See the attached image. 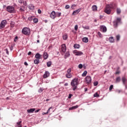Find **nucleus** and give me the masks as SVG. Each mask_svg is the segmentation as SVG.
I'll use <instances>...</instances> for the list:
<instances>
[{
    "instance_id": "1",
    "label": "nucleus",
    "mask_w": 127,
    "mask_h": 127,
    "mask_svg": "<svg viewBox=\"0 0 127 127\" xmlns=\"http://www.w3.org/2000/svg\"><path fill=\"white\" fill-rule=\"evenodd\" d=\"M71 86L72 87L73 91H75L76 89H77V87L78 85H79V81L78 80V78H75L72 79L71 82Z\"/></svg>"
},
{
    "instance_id": "2",
    "label": "nucleus",
    "mask_w": 127,
    "mask_h": 127,
    "mask_svg": "<svg viewBox=\"0 0 127 127\" xmlns=\"http://www.w3.org/2000/svg\"><path fill=\"white\" fill-rule=\"evenodd\" d=\"M6 11L10 13H15L16 12L14 7L13 6H7L6 7Z\"/></svg>"
},
{
    "instance_id": "3",
    "label": "nucleus",
    "mask_w": 127,
    "mask_h": 127,
    "mask_svg": "<svg viewBox=\"0 0 127 127\" xmlns=\"http://www.w3.org/2000/svg\"><path fill=\"white\" fill-rule=\"evenodd\" d=\"M22 33L24 35H29L30 34V29L27 27L23 28L22 30Z\"/></svg>"
},
{
    "instance_id": "4",
    "label": "nucleus",
    "mask_w": 127,
    "mask_h": 127,
    "mask_svg": "<svg viewBox=\"0 0 127 127\" xmlns=\"http://www.w3.org/2000/svg\"><path fill=\"white\" fill-rule=\"evenodd\" d=\"M71 68H69L67 70L66 73L65 74V77H66V78H72L73 75H72V73H71Z\"/></svg>"
},
{
    "instance_id": "5",
    "label": "nucleus",
    "mask_w": 127,
    "mask_h": 127,
    "mask_svg": "<svg viewBox=\"0 0 127 127\" xmlns=\"http://www.w3.org/2000/svg\"><path fill=\"white\" fill-rule=\"evenodd\" d=\"M92 82V78L90 76H87L85 77V83L87 85H90Z\"/></svg>"
},
{
    "instance_id": "6",
    "label": "nucleus",
    "mask_w": 127,
    "mask_h": 127,
    "mask_svg": "<svg viewBox=\"0 0 127 127\" xmlns=\"http://www.w3.org/2000/svg\"><path fill=\"white\" fill-rule=\"evenodd\" d=\"M6 24V20H3L0 24V29H2V28H4V26H5Z\"/></svg>"
},
{
    "instance_id": "7",
    "label": "nucleus",
    "mask_w": 127,
    "mask_h": 127,
    "mask_svg": "<svg viewBox=\"0 0 127 127\" xmlns=\"http://www.w3.org/2000/svg\"><path fill=\"white\" fill-rule=\"evenodd\" d=\"M104 12L107 13V14H111V12H112V9H110L106 5L104 10Z\"/></svg>"
},
{
    "instance_id": "8",
    "label": "nucleus",
    "mask_w": 127,
    "mask_h": 127,
    "mask_svg": "<svg viewBox=\"0 0 127 127\" xmlns=\"http://www.w3.org/2000/svg\"><path fill=\"white\" fill-rule=\"evenodd\" d=\"M106 6H107L111 9H112V8H115V7H117V4L114 3L107 4Z\"/></svg>"
},
{
    "instance_id": "9",
    "label": "nucleus",
    "mask_w": 127,
    "mask_h": 127,
    "mask_svg": "<svg viewBox=\"0 0 127 127\" xmlns=\"http://www.w3.org/2000/svg\"><path fill=\"white\" fill-rule=\"evenodd\" d=\"M61 49L64 53H65L66 52V50H67V48L66 47V44H64L61 45Z\"/></svg>"
},
{
    "instance_id": "10",
    "label": "nucleus",
    "mask_w": 127,
    "mask_h": 127,
    "mask_svg": "<svg viewBox=\"0 0 127 127\" xmlns=\"http://www.w3.org/2000/svg\"><path fill=\"white\" fill-rule=\"evenodd\" d=\"M73 54H75L76 56H79L80 55H83V52L75 50L73 51Z\"/></svg>"
},
{
    "instance_id": "11",
    "label": "nucleus",
    "mask_w": 127,
    "mask_h": 127,
    "mask_svg": "<svg viewBox=\"0 0 127 127\" xmlns=\"http://www.w3.org/2000/svg\"><path fill=\"white\" fill-rule=\"evenodd\" d=\"M100 31H102V32H107V27L104 25H101L100 26Z\"/></svg>"
},
{
    "instance_id": "12",
    "label": "nucleus",
    "mask_w": 127,
    "mask_h": 127,
    "mask_svg": "<svg viewBox=\"0 0 127 127\" xmlns=\"http://www.w3.org/2000/svg\"><path fill=\"white\" fill-rule=\"evenodd\" d=\"M50 16L52 19H55V18L56 17V12L55 11H52Z\"/></svg>"
},
{
    "instance_id": "13",
    "label": "nucleus",
    "mask_w": 127,
    "mask_h": 127,
    "mask_svg": "<svg viewBox=\"0 0 127 127\" xmlns=\"http://www.w3.org/2000/svg\"><path fill=\"white\" fill-rule=\"evenodd\" d=\"M50 75V73L49 72V71H46L43 75V78H44V79H46V78H48V77H49Z\"/></svg>"
},
{
    "instance_id": "14",
    "label": "nucleus",
    "mask_w": 127,
    "mask_h": 127,
    "mask_svg": "<svg viewBox=\"0 0 127 127\" xmlns=\"http://www.w3.org/2000/svg\"><path fill=\"white\" fill-rule=\"evenodd\" d=\"M81 11V9H78L77 10H75L73 11L72 13V15H76V14H78Z\"/></svg>"
},
{
    "instance_id": "15",
    "label": "nucleus",
    "mask_w": 127,
    "mask_h": 127,
    "mask_svg": "<svg viewBox=\"0 0 127 127\" xmlns=\"http://www.w3.org/2000/svg\"><path fill=\"white\" fill-rule=\"evenodd\" d=\"M35 111V108H32L30 109H28L27 112L28 114H31L33 113Z\"/></svg>"
},
{
    "instance_id": "16",
    "label": "nucleus",
    "mask_w": 127,
    "mask_h": 127,
    "mask_svg": "<svg viewBox=\"0 0 127 127\" xmlns=\"http://www.w3.org/2000/svg\"><path fill=\"white\" fill-rule=\"evenodd\" d=\"M19 10L20 11V12H24V11L25 10V7L24 6H21Z\"/></svg>"
},
{
    "instance_id": "17",
    "label": "nucleus",
    "mask_w": 127,
    "mask_h": 127,
    "mask_svg": "<svg viewBox=\"0 0 127 127\" xmlns=\"http://www.w3.org/2000/svg\"><path fill=\"white\" fill-rule=\"evenodd\" d=\"M79 108V106L76 105L75 106H72V107H70L69 108V111H72V110H76V109H78Z\"/></svg>"
},
{
    "instance_id": "18",
    "label": "nucleus",
    "mask_w": 127,
    "mask_h": 127,
    "mask_svg": "<svg viewBox=\"0 0 127 127\" xmlns=\"http://www.w3.org/2000/svg\"><path fill=\"white\" fill-rule=\"evenodd\" d=\"M36 59H41V55H40V54L39 53H37L35 55V56Z\"/></svg>"
},
{
    "instance_id": "19",
    "label": "nucleus",
    "mask_w": 127,
    "mask_h": 127,
    "mask_svg": "<svg viewBox=\"0 0 127 127\" xmlns=\"http://www.w3.org/2000/svg\"><path fill=\"white\" fill-rule=\"evenodd\" d=\"M43 57L44 59H45V60H46V59L48 58V54H47V53L46 52H44L43 54Z\"/></svg>"
},
{
    "instance_id": "20",
    "label": "nucleus",
    "mask_w": 127,
    "mask_h": 127,
    "mask_svg": "<svg viewBox=\"0 0 127 127\" xmlns=\"http://www.w3.org/2000/svg\"><path fill=\"white\" fill-rule=\"evenodd\" d=\"M83 42H85V43H87L89 42V39L87 37H84L82 39Z\"/></svg>"
},
{
    "instance_id": "21",
    "label": "nucleus",
    "mask_w": 127,
    "mask_h": 127,
    "mask_svg": "<svg viewBox=\"0 0 127 127\" xmlns=\"http://www.w3.org/2000/svg\"><path fill=\"white\" fill-rule=\"evenodd\" d=\"M70 57V53H69V52H66V53L64 55V59H67V58H68V57Z\"/></svg>"
},
{
    "instance_id": "22",
    "label": "nucleus",
    "mask_w": 127,
    "mask_h": 127,
    "mask_svg": "<svg viewBox=\"0 0 127 127\" xmlns=\"http://www.w3.org/2000/svg\"><path fill=\"white\" fill-rule=\"evenodd\" d=\"M21 123H22L21 121H19V122H17V125H16V127H22L21 124Z\"/></svg>"
},
{
    "instance_id": "23",
    "label": "nucleus",
    "mask_w": 127,
    "mask_h": 127,
    "mask_svg": "<svg viewBox=\"0 0 127 127\" xmlns=\"http://www.w3.org/2000/svg\"><path fill=\"white\" fill-rule=\"evenodd\" d=\"M92 8L93 11H96L97 9H98V7H97V5H94L92 6Z\"/></svg>"
},
{
    "instance_id": "24",
    "label": "nucleus",
    "mask_w": 127,
    "mask_h": 127,
    "mask_svg": "<svg viewBox=\"0 0 127 127\" xmlns=\"http://www.w3.org/2000/svg\"><path fill=\"white\" fill-rule=\"evenodd\" d=\"M28 8L31 9V10H33V9H34V6L33 4H30L28 6Z\"/></svg>"
},
{
    "instance_id": "25",
    "label": "nucleus",
    "mask_w": 127,
    "mask_h": 127,
    "mask_svg": "<svg viewBox=\"0 0 127 127\" xmlns=\"http://www.w3.org/2000/svg\"><path fill=\"white\" fill-rule=\"evenodd\" d=\"M63 38L64 40H67V39L68 38V35H67V34H65L63 36Z\"/></svg>"
},
{
    "instance_id": "26",
    "label": "nucleus",
    "mask_w": 127,
    "mask_h": 127,
    "mask_svg": "<svg viewBox=\"0 0 127 127\" xmlns=\"http://www.w3.org/2000/svg\"><path fill=\"white\" fill-rule=\"evenodd\" d=\"M109 40L110 42H111V43L115 42V39H114V37H110L109 38Z\"/></svg>"
},
{
    "instance_id": "27",
    "label": "nucleus",
    "mask_w": 127,
    "mask_h": 127,
    "mask_svg": "<svg viewBox=\"0 0 127 127\" xmlns=\"http://www.w3.org/2000/svg\"><path fill=\"white\" fill-rule=\"evenodd\" d=\"M122 81L124 85H126V82H127V78L125 77H122Z\"/></svg>"
},
{
    "instance_id": "28",
    "label": "nucleus",
    "mask_w": 127,
    "mask_h": 127,
    "mask_svg": "<svg viewBox=\"0 0 127 127\" xmlns=\"http://www.w3.org/2000/svg\"><path fill=\"white\" fill-rule=\"evenodd\" d=\"M40 61L38 59H37L34 61V64H39Z\"/></svg>"
},
{
    "instance_id": "29",
    "label": "nucleus",
    "mask_w": 127,
    "mask_h": 127,
    "mask_svg": "<svg viewBox=\"0 0 127 127\" xmlns=\"http://www.w3.org/2000/svg\"><path fill=\"white\" fill-rule=\"evenodd\" d=\"M73 47L75 49H78V48H80V45H78L77 44H75L73 46Z\"/></svg>"
},
{
    "instance_id": "30",
    "label": "nucleus",
    "mask_w": 127,
    "mask_h": 127,
    "mask_svg": "<svg viewBox=\"0 0 127 127\" xmlns=\"http://www.w3.org/2000/svg\"><path fill=\"white\" fill-rule=\"evenodd\" d=\"M116 82V83H120V82H121V77L119 76L117 77Z\"/></svg>"
},
{
    "instance_id": "31",
    "label": "nucleus",
    "mask_w": 127,
    "mask_h": 127,
    "mask_svg": "<svg viewBox=\"0 0 127 127\" xmlns=\"http://www.w3.org/2000/svg\"><path fill=\"white\" fill-rule=\"evenodd\" d=\"M61 16V12H57L56 13V17H60Z\"/></svg>"
},
{
    "instance_id": "32",
    "label": "nucleus",
    "mask_w": 127,
    "mask_h": 127,
    "mask_svg": "<svg viewBox=\"0 0 127 127\" xmlns=\"http://www.w3.org/2000/svg\"><path fill=\"white\" fill-rule=\"evenodd\" d=\"M52 64V62H51V61L48 62L47 63V66L48 67H50L51 66Z\"/></svg>"
},
{
    "instance_id": "33",
    "label": "nucleus",
    "mask_w": 127,
    "mask_h": 127,
    "mask_svg": "<svg viewBox=\"0 0 127 127\" xmlns=\"http://www.w3.org/2000/svg\"><path fill=\"white\" fill-rule=\"evenodd\" d=\"M87 73L88 72L87 71H84L83 73L82 74V77H86Z\"/></svg>"
},
{
    "instance_id": "34",
    "label": "nucleus",
    "mask_w": 127,
    "mask_h": 127,
    "mask_svg": "<svg viewBox=\"0 0 127 127\" xmlns=\"http://www.w3.org/2000/svg\"><path fill=\"white\" fill-rule=\"evenodd\" d=\"M118 24H119V23L118 22V21H115L114 22V25L115 27H118Z\"/></svg>"
},
{
    "instance_id": "35",
    "label": "nucleus",
    "mask_w": 127,
    "mask_h": 127,
    "mask_svg": "<svg viewBox=\"0 0 127 127\" xmlns=\"http://www.w3.org/2000/svg\"><path fill=\"white\" fill-rule=\"evenodd\" d=\"M121 12H122V10L120 8H118L117 9V14H120Z\"/></svg>"
},
{
    "instance_id": "36",
    "label": "nucleus",
    "mask_w": 127,
    "mask_h": 127,
    "mask_svg": "<svg viewBox=\"0 0 127 127\" xmlns=\"http://www.w3.org/2000/svg\"><path fill=\"white\" fill-rule=\"evenodd\" d=\"M93 97H94V98H97V97H100V95L98 94V92H96L94 94Z\"/></svg>"
},
{
    "instance_id": "37",
    "label": "nucleus",
    "mask_w": 127,
    "mask_h": 127,
    "mask_svg": "<svg viewBox=\"0 0 127 127\" xmlns=\"http://www.w3.org/2000/svg\"><path fill=\"white\" fill-rule=\"evenodd\" d=\"M120 38H121V36H120V35L116 36L117 41H119Z\"/></svg>"
},
{
    "instance_id": "38",
    "label": "nucleus",
    "mask_w": 127,
    "mask_h": 127,
    "mask_svg": "<svg viewBox=\"0 0 127 127\" xmlns=\"http://www.w3.org/2000/svg\"><path fill=\"white\" fill-rule=\"evenodd\" d=\"M76 6H77V5L74 4L71 6V8L72 9H75V7H76Z\"/></svg>"
},
{
    "instance_id": "39",
    "label": "nucleus",
    "mask_w": 127,
    "mask_h": 127,
    "mask_svg": "<svg viewBox=\"0 0 127 127\" xmlns=\"http://www.w3.org/2000/svg\"><path fill=\"white\" fill-rule=\"evenodd\" d=\"M33 22H34V23H37L38 22V19L34 18L33 19Z\"/></svg>"
},
{
    "instance_id": "40",
    "label": "nucleus",
    "mask_w": 127,
    "mask_h": 127,
    "mask_svg": "<svg viewBox=\"0 0 127 127\" xmlns=\"http://www.w3.org/2000/svg\"><path fill=\"white\" fill-rule=\"evenodd\" d=\"M98 35L99 36V37H100V38H102V37H103V35H102V34L100 32H98Z\"/></svg>"
},
{
    "instance_id": "41",
    "label": "nucleus",
    "mask_w": 127,
    "mask_h": 127,
    "mask_svg": "<svg viewBox=\"0 0 127 127\" xmlns=\"http://www.w3.org/2000/svg\"><path fill=\"white\" fill-rule=\"evenodd\" d=\"M121 20H122V19L120 18H117L116 21L119 23V22H121Z\"/></svg>"
},
{
    "instance_id": "42",
    "label": "nucleus",
    "mask_w": 127,
    "mask_h": 127,
    "mask_svg": "<svg viewBox=\"0 0 127 127\" xmlns=\"http://www.w3.org/2000/svg\"><path fill=\"white\" fill-rule=\"evenodd\" d=\"M114 88V85H110V87H109V91H112V90H113Z\"/></svg>"
},
{
    "instance_id": "43",
    "label": "nucleus",
    "mask_w": 127,
    "mask_h": 127,
    "mask_svg": "<svg viewBox=\"0 0 127 127\" xmlns=\"http://www.w3.org/2000/svg\"><path fill=\"white\" fill-rule=\"evenodd\" d=\"M78 68H79V69H82V68H83V64H79V65H78Z\"/></svg>"
},
{
    "instance_id": "44",
    "label": "nucleus",
    "mask_w": 127,
    "mask_h": 127,
    "mask_svg": "<svg viewBox=\"0 0 127 127\" xmlns=\"http://www.w3.org/2000/svg\"><path fill=\"white\" fill-rule=\"evenodd\" d=\"M4 51L6 52V53L7 55H9V53L8 52V50L7 49H5Z\"/></svg>"
},
{
    "instance_id": "45",
    "label": "nucleus",
    "mask_w": 127,
    "mask_h": 127,
    "mask_svg": "<svg viewBox=\"0 0 127 127\" xmlns=\"http://www.w3.org/2000/svg\"><path fill=\"white\" fill-rule=\"evenodd\" d=\"M65 9H69L70 8V5H66L65 6Z\"/></svg>"
},
{
    "instance_id": "46",
    "label": "nucleus",
    "mask_w": 127,
    "mask_h": 127,
    "mask_svg": "<svg viewBox=\"0 0 127 127\" xmlns=\"http://www.w3.org/2000/svg\"><path fill=\"white\" fill-rule=\"evenodd\" d=\"M74 30L77 31L78 30V25H75L74 26Z\"/></svg>"
},
{
    "instance_id": "47",
    "label": "nucleus",
    "mask_w": 127,
    "mask_h": 127,
    "mask_svg": "<svg viewBox=\"0 0 127 127\" xmlns=\"http://www.w3.org/2000/svg\"><path fill=\"white\" fill-rule=\"evenodd\" d=\"M39 93H42L43 92V89L42 88H40L38 90Z\"/></svg>"
},
{
    "instance_id": "48",
    "label": "nucleus",
    "mask_w": 127,
    "mask_h": 127,
    "mask_svg": "<svg viewBox=\"0 0 127 127\" xmlns=\"http://www.w3.org/2000/svg\"><path fill=\"white\" fill-rule=\"evenodd\" d=\"M18 37L17 36H16L15 38H14V41L15 42H16V41H17V39H18Z\"/></svg>"
},
{
    "instance_id": "49",
    "label": "nucleus",
    "mask_w": 127,
    "mask_h": 127,
    "mask_svg": "<svg viewBox=\"0 0 127 127\" xmlns=\"http://www.w3.org/2000/svg\"><path fill=\"white\" fill-rule=\"evenodd\" d=\"M93 85H94V86H97L98 85V81L94 82L93 83Z\"/></svg>"
},
{
    "instance_id": "50",
    "label": "nucleus",
    "mask_w": 127,
    "mask_h": 127,
    "mask_svg": "<svg viewBox=\"0 0 127 127\" xmlns=\"http://www.w3.org/2000/svg\"><path fill=\"white\" fill-rule=\"evenodd\" d=\"M52 109V107H50V108H49V109L48 110V111H47V114H48L50 112V109Z\"/></svg>"
},
{
    "instance_id": "51",
    "label": "nucleus",
    "mask_w": 127,
    "mask_h": 127,
    "mask_svg": "<svg viewBox=\"0 0 127 127\" xmlns=\"http://www.w3.org/2000/svg\"><path fill=\"white\" fill-rule=\"evenodd\" d=\"M38 13H39V14L41 13V10L40 9H38Z\"/></svg>"
},
{
    "instance_id": "52",
    "label": "nucleus",
    "mask_w": 127,
    "mask_h": 127,
    "mask_svg": "<svg viewBox=\"0 0 127 127\" xmlns=\"http://www.w3.org/2000/svg\"><path fill=\"white\" fill-rule=\"evenodd\" d=\"M32 17H30L28 18V20H29L30 21H31V20H32Z\"/></svg>"
},
{
    "instance_id": "53",
    "label": "nucleus",
    "mask_w": 127,
    "mask_h": 127,
    "mask_svg": "<svg viewBox=\"0 0 127 127\" xmlns=\"http://www.w3.org/2000/svg\"><path fill=\"white\" fill-rule=\"evenodd\" d=\"M120 73H121V72L120 71H117L115 72V74L116 75H118V74H120Z\"/></svg>"
},
{
    "instance_id": "54",
    "label": "nucleus",
    "mask_w": 127,
    "mask_h": 127,
    "mask_svg": "<svg viewBox=\"0 0 127 127\" xmlns=\"http://www.w3.org/2000/svg\"><path fill=\"white\" fill-rule=\"evenodd\" d=\"M24 64L25 66H28V64H27V62H25Z\"/></svg>"
},
{
    "instance_id": "55",
    "label": "nucleus",
    "mask_w": 127,
    "mask_h": 127,
    "mask_svg": "<svg viewBox=\"0 0 127 127\" xmlns=\"http://www.w3.org/2000/svg\"><path fill=\"white\" fill-rule=\"evenodd\" d=\"M73 96L72 94H69L68 95V99H71V97Z\"/></svg>"
},
{
    "instance_id": "56",
    "label": "nucleus",
    "mask_w": 127,
    "mask_h": 127,
    "mask_svg": "<svg viewBox=\"0 0 127 127\" xmlns=\"http://www.w3.org/2000/svg\"><path fill=\"white\" fill-rule=\"evenodd\" d=\"M19 3H22L23 2V0H19Z\"/></svg>"
},
{
    "instance_id": "57",
    "label": "nucleus",
    "mask_w": 127,
    "mask_h": 127,
    "mask_svg": "<svg viewBox=\"0 0 127 127\" xmlns=\"http://www.w3.org/2000/svg\"><path fill=\"white\" fill-rule=\"evenodd\" d=\"M83 28H85V29H89V26L83 27Z\"/></svg>"
},
{
    "instance_id": "58",
    "label": "nucleus",
    "mask_w": 127,
    "mask_h": 127,
    "mask_svg": "<svg viewBox=\"0 0 127 127\" xmlns=\"http://www.w3.org/2000/svg\"><path fill=\"white\" fill-rule=\"evenodd\" d=\"M39 111H40V109H38V110H36L35 111V113H38L39 112Z\"/></svg>"
},
{
    "instance_id": "59",
    "label": "nucleus",
    "mask_w": 127,
    "mask_h": 127,
    "mask_svg": "<svg viewBox=\"0 0 127 127\" xmlns=\"http://www.w3.org/2000/svg\"><path fill=\"white\" fill-rule=\"evenodd\" d=\"M47 114H48V113H47V112H46V113L43 112V113H42V115H43V116H44V115H47Z\"/></svg>"
},
{
    "instance_id": "60",
    "label": "nucleus",
    "mask_w": 127,
    "mask_h": 127,
    "mask_svg": "<svg viewBox=\"0 0 127 127\" xmlns=\"http://www.w3.org/2000/svg\"><path fill=\"white\" fill-rule=\"evenodd\" d=\"M87 91H88V88H84V91H85V92H87Z\"/></svg>"
},
{
    "instance_id": "61",
    "label": "nucleus",
    "mask_w": 127,
    "mask_h": 127,
    "mask_svg": "<svg viewBox=\"0 0 127 127\" xmlns=\"http://www.w3.org/2000/svg\"><path fill=\"white\" fill-rule=\"evenodd\" d=\"M31 52H29L28 53V55H31Z\"/></svg>"
},
{
    "instance_id": "62",
    "label": "nucleus",
    "mask_w": 127,
    "mask_h": 127,
    "mask_svg": "<svg viewBox=\"0 0 127 127\" xmlns=\"http://www.w3.org/2000/svg\"><path fill=\"white\" fill-rule=\"evenodd\" d=\"M44 21L45 22V23H47L48 21L47 20H45Z\"/></svg>"
},
{
    "instance_id": "63",
    "label": "nucleus",
    "mask_w": 127,
    "mask_h": 127,
    "mask_svg": "<svg viewBox=\"0 0 127 127\" xmlns=\"http://www.w3.org/2000/svg\"><path fill=\"white\" fill-rule=\"evenodd\" d=\"M68 85V83H65L64 84V86H67Z\"/></svg>"
},
{
    "instance_id": "64",
    "label": "nucleus",
    "mask_w": 127,
    "mask_h": 127,
    "mask_svg": "<svg viewBox=\"0 0 127 127\" xmlns=\"http://www.w3.org/2000/svg\"><path fill=\"white\" fill-rule=\"evenodd\" d=\"M6 7V5H3V8H5Z\"/></svg>"
}]
</instances>
